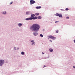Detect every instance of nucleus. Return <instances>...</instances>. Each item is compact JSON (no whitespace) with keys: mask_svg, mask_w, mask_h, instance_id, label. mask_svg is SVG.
<instances>
[{"mask_svg":"<svg viewBox=\"0 0 75 75\" xmlns=\"http://www.w3.org/2000/svg\"><path fill=\"white\" fill-rule=\"evenodd\" d=\"M14 50H16V47H14Z\"/></svg>","mask_w":75,"mask_h":75,"instance_id":"26","label":"nucleus"},{"mask_svg":"<svg viewBox=\"0 0 75 75\" xmlns=\"http://www.w3.org/2000/svg\"><path fill=\"white\" fill-rule=\"evenodd\" d=\"M65 10H66L67 11H68L69 10V9H68V8H66L65 9Z\"/></svg>","mask_w":75,"mask_h":75,"instance_id":"21","label":"nucleus"},{"mask_svg":"<svg viewBox=\"0 0 75 75\" xmlns=\"http://www.w3.org/2000/svg\"><path fill=\"white\" fill-rule=\"evenodd\" d=\"M18 25L19 27H20V26H21V25H22V24H21V23H19Z\"/></svg>","mask_w":75,"mask_h":75,"instance_id":"15","label":"nucleus"},{"mask_svg":"<svg viewBox=\"0 0 75 75\" xmlns=\"http://www.w3.org/2000/svg\"><path fill=\"white\" fill-rule=\"evenodd\" d=\"M49 50L50 52H52L53 51V49L51 48H50Z\"/></svg>","mask_w":75,"mask_h":75,"instance_id":"11","label":"nucleus"},{"mask_svg":"<svg viewBox=\"0 0 75 75\" xmlns=\"http://www.w3.org/2000/svg\"><path fill=\"white\" fill-rule=\"evenodd\" d=\"M49 38H48V40H49Z\"/></svg>","mask_w":75,"mask_h":75,"instance_id":"33","label":"nucleus"},{"mask_svg":"<svg viewBox=\"0 0 75 75\" xmlns=\"http://www.w3.org/2000/svg\"><path fill=\"white\" fill-rule=\"evenodd\" d=\"M41 18H42V17H41V16H38V19H41Z\"/></svg>","mask_w":75,"mask_h":75,"instance_id":"14","label":"nucleus"},{"mask_svg":"<svg viewBox=\"0 0 75 75\" xmlns=\"http://www.w3.org/2000/svg\"><path fill=\"white\" fill-rule=\"evenodd\" d=\"M32 19V17L30 18H26L25 19L26 20H31Z\"/></svg>","mask_w":75,"mask_h":75,"instance_id":"7","label":"nucleus"},{"mask_svg":"<svg viewBox=\"0 0 75 75\" xmlns=\"http://www.w3.org/2000/svg\"><path fill=\"white\" fill-rule=\"evenodd\" d=\"M45 67H46V66H45V65H44V66L43 68H45Z\"/></svg>","mask_w":75,"mask_h":75,"instance_id":"27","label":"nucleus"},{"mask_svg":"<svg viewBox=\"0 0 75 75\" xmlns=\"http://www.w3.org/2000/svg\"><path fill=\"white\" fill-rule=\"evenodd\" d=\"M74 42L75 43V40H74Z\"/></svg>","mask_w":75,"mask_h":75,"instance_id":"29","label":"nucleus"},{"mask_svg":"<svg viewBox=\"0 0 75 75\" xmlns=\"http://www.w3.org/2000/svg\"><path fill=\"white\" fill-rule=\"evenodd\" d=\"M36 8L37 9H39V8H41V6H37L36 7Z\"/></svg>","mask_w":75,"mask_h":75,"instance_id":"8","label":"nucleus"},{"mask_svg":"<svg viewBox=\"0 0 75 75\" xmlns=\"http://www.w3.org/2000/svg\"><path fill=\"white\" fill-rule=\"evenodd\" d=\"M30 29L32 31L37 32L40 29V25L37 24H33L31 26Z\"/></svg>","mask_w":75,"mask_h":75,"instance_id":"1","label":"nucleus"},{"mask_svg":"<svg viewBox=\"0 0 75 75\" xmlns=\"http://www.w3.org/2000/svg\"><path fill=\"white\" fill-rule=\"evenodd\" d=\"M40 14V13H35V16H39V15Z\"/></svg>","mask_w":75,"mask_h":75,"instance_id":"9","label":"nucleus"},{"mask_svg":"<svg viewBox=\"0 0 75 75\" xmlns=\"http://www.w3.org/2000/svg\"><path fill=\"white\" fill-rule=\"evenodd\" d=\"M40 36L41 37H43V35H42V34H40Z\"/></svg>","mask_w":75,"mask_h":75,"instance_id":"20","label":"nucleus"},{"mask_svg":"<svg viewBox=\"0 0 75 75\" xmlns=\"http://www.w3.org/2000/svg\"><path fill=\"white\" fill-rule=\"evenodd\" d=\"M44 29L43 30V31H44Z\"/></svg>","mask_w":75,"mask_h":75,"instance_id":"32","label":"nucleus"},{"mask_svg":"<svg viewBox=\"0 0 75 75\" xmlns=\"http://www.w3.org/2000/svg\"><path fill=\"white\" fill-rule=\"evenodd\" d=\"M48 38H51V39H52V40H55L56 39V38L54 37L52 35L49 36H48Z\"/></svg>","mask_w":75,"mask_h":75,"instance_id":"3","label":"nucleus"},{"mask_svg":"<svg viewBox=\"0 0 75 75\" xmlns=\"http://www.w3.org/2000/svg\"><path fill=\"white\" fill-rule=\"evenodd\" d=\"M21 53L22 55H24V52H22Z\"/></svg>","mask_w":75,"mask_h":75,"instance_id":"18","label":"nucleus"},{"mask_svg":"<svg viewBox=\"0 0 75 75\" xmlns=\"http://www.w3.org/2000/svg\"><path fill=\"white\" fill-rule=\"evenodd\" d=\"M56 33H58V30H56Z\"/></svg>","mask_w":75,"mask_h":75,"instance_id":"19","label":"nucleus"},{"mask_svg":"<svg viewBox=\"0 0 75 75\" xmlns=\"http://www.w3.org/2000/svg\"><path fill=\"white\" fill-rule=\"evenodd\" d=\"M38 17L37 16H35L33 18H32V20H35V19H37Z\"/></svg>","mask_w":75,"mask_h":75,"instance_id":"6","label":"nucleus"},{"mask_svg":"<svg viewBox=\"0 0 75 75\" xmlns=\"http://www.w3.org/2000/svg\"><path fill=\"white\" fill-rule=\"evenodd\" d=\"M35 42H33L32 44V45H35Z\"/></svg>","mask_w":75,"mask_h":75,"instance_id":"16","label":"nucleus"},{"mask_svg":"<svg viewBox=\"0 0 75 75\" xmlns=\"http://www.w3.org/2000/svg\"><path fill=\"white\" fill-rule=\"evenodd\" d=\"M4 63V61L3 60H0V65L2 66Z\"/></svg>","mask_w":75,"mask_h":75,"instance_id":"2","label":"nucleus"},{"mask_svg":"<svg viewBox=\"0 0 75 75\" xmlns=\"http://www.w3.org/2000/svg\"><path fill=\"white\" fill-rule=\"evenodd\" d=\"M30 4H33L34 3H35V1L33 0H31L30 1Z\"/></svg>","mask_w":75,"mask_h":75,"instance_id":"5","label":"nucleus"},{"mask_svg":"<svg viewBox=\"0 0 75 75\" xmlns=\"http://www.w3.org/2000/svg\"><path fill=\"white\" fill-rule=\"evenodd\" d=\"M31 42H34V40H32Z\"/></svg>","mask_w":75,"mask_h":75,"instance_id":"25","label":"nucleus"},{"mask_svg":"<svg viewBox=\"0 0 75 75\" xmlns=\"http://www.w3.org/2000/svg\"><path fill=\"white\" fill-rule=\"evenodd\" d=\"M35 16V15L34 14H32L31 15V17H34Z\"/></svg>","mask_w":75,"mask_h":75,"instance_id":"13","label":"nucleus"},{"mask_svg":"<svg viewBox=\"0 0 75 75\" xmlns=\"http://www.w3.org/2000/svg\"><path fill=\"white\" fill-rule=\"evenodd\" d=\"M42 54H44V52H42Z\"/></svg>","mask_w":75,"mask_h":75,"instance_id":"31","label":"nucleus"},{"mask_svg":"<svg viewBox=\"0 0 75 75\" xmlns=\"http://www.w3.org/2000/svg\"><path fill=\"white\" fill-rule=\"evenodd\" d=\"M50 41L51 42H52V40H50Z\"/></svg>","mask_w":75,"mask_h":75,"instance_id":"30","label":"nucleus"},{"mask_svg":"<svg viewBox=\"0 0 75 75\" xmlns=\"http://www.w3.org/2000/svg\"><path fill=\"white\" fill-rule=\"evenodd\" d=\"M73 68H75V66H73Z\"/></svg>","mask_w":75,"mask_h":75,"instance_id":"28","label":"nucleus"},{"mask_svg":"<svg viewBox=\"0 0 75 75\" xmlns=\"http://www.w3.org/2000/svg\"><path fill=\"white\" fill-rule=\"evenodd\" d=\"M57 16H59V17H62V14H59L58 13H56V15Z\"/></svg>","mask_w":75,"mask_h":75,"instance_id":"4","label":"nucleus"},{"mask_svg":"<svg viewBox=\"0 0 75 75\" xmlns=\"http://www.w3.org/2000/svg\"><path fill=\"white\" fill-rule=\"evenodd\" d=\"M30 13V12H27L26 13V14L28 15L29 14V13Z\"/></svg>","mask_w":75,"mask_h":75,"instance_id":"17","label":"nucleus"},{"mask_svg":"<svg viewBox=\"0 0 75 75\" xmlns=\"http://www.w3.org/2000/svg\"><path fill=\"white\" fill-rule=\"evenodd\" d=\"M59 22L58 21H56L55 22V23H58Z\"/></svg>","mask_w":75,"mask_h":75,"instance_id":"23","label":"nucleus"},{"mask_svg":"<svg viewBox=\"0 0 75 75\" xmlns=\"http://www.w3.org/2000/svg\"><path fill=\"white\" fill-rule=\"evenodd\" d=\"M17 49H18V48H17Z\"/></svg>","mask_w":75,"mask_h":75,"instance_id":"34","label":"nucleus"},{"mask_svg":"<svg viewBox=\"0 0 75 75\" xmlns=\"http://www.w3.org/2000/svg\"><path fill=\"white\" fill-rule=\"evenodd\" d=\"M2 14H6V11H4L3 12H2Z\"/></svg>","mask_w":75,"mask_h":75,"instance_id":"12","label":"nucleus"},{"mask_svg":"<svg viewBox=\"0 0 75 75\" xmlns=\"http://www.w3.org/2000/svg\"><path fill=\"white\" fill-rule=\"evenodd\" d=\"M13 3V1H12L11 2H10V4H12Z\"/></svg>","mask_w":75,"mask_h":75,"instance_id":"24","label":"nucleus"},{"mask_svg":"<svg viewBox=\"0 0 75 75\" xmlns=\"http://www.w3.org/2000/svg\"><path fill=\"white\" fill-rule=\"evenodd\" d=\"M66 18H67V19H69V17H66Z\"/></svg>","mask_w":75,"mask_h":75,"instance_id":"22","label":"nucleus"},{"mask_svg":"<svg viewBox=\"0 0 75 75\" xmlns=\"http://www.w3.org/2000/svg\"><path fill=\"white\" fill-rule=\"evenodd\" d=\"M33 35L35 36H36V35H38V33H33Z\"/></svg>","mask_w":75,"mask_h":75,"instance_id":"10","label":"nucleus"}]
</instances>
